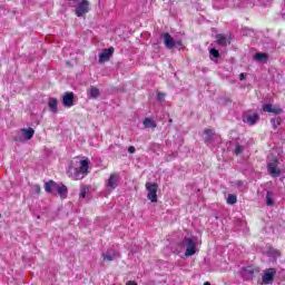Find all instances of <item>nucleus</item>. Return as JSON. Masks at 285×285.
Wrapping results in <instances>:
<instances>
[{
    "label": "nucleus",
    "instance_id": "nucleus-1",
    "mask_svg": "<svg viewBox=\"0 0 285 285\" xmlns=\"http://www.w3.org/2000/svg\"><path fill=\"white\" fill-rule=\"evenodd\" d=\"M89 166L90 161H88V159L72 160L68 169V175L75 180L83 179V177L88 175Z\"/></svg>",
    "mask_w": 285,
    "mask_h": 285
},
{
    "label": "nucleus",
    "instance_id": "nucleus-2",
    "mask_svg": "<svg viewBox=\"0 0 285 285\" xmlns=\"http://www.w3.org/2000/svg\"><path fill=\"white\" fill-rule=\"evenodd\" d=\"M180 246L186 248L185 257H193L197 253V239L193 237H186L181 240Z\"/></svg>",
    "mask_w": 285,
    "mask_h": 285
},
{
    "label": "nucleus",
    "instance_id": "nucleus-3",
    "mask_svg": "<svg viewBox=\"0 0 285 285\" xmlns=\"http://www.w3.org/2000/svg\"><path fill=\"white\" fill-rule=\"evenodd\" d=\"M147 194V199L151 200L153 204H157V190H159V185L157 183H146L145 185Z\"/></svg>",
    "mask_w": 285,
    "mask_h": 285
},
{
    "label": "nucleus",
    "instance_id": "nucleus-4",
    "mask_svg": "<svg viewBox=\"0 0 285 285\" xmlns=\"http://www.w3.org/2000/svg\"><path fill=\"white\" fill-rule=\"evenodd\" d=\"M20 132L22 136H16L13 137V140L23 142V141H30V139L35 137V129L31 127L22 128L20 129Z\"/></svg>",
    "mask_w": 285,
    "mask_h": 285
},
{
    "label": "nucleus",
    "instance_id": "nucleus-5",
    "mask_svg": "<svg viewBox=\"0 0 285 285\" xmlns=\"http://www.w3.org/2000/svg\"><path fill=\"white\" fill-rule=\"evenodd\" d=\"M120 179L121 178L119 177V174H110L109 179L106 180L107 190H109V193H112V190H115V188L119 186Z\"/></svg>",
    "mask_w": 285,
    "mask_h": 285
},
{
    "label": "nucleus",
    "instance_id": "nucleus-6",
    "mask_svg": "<svg viewBox=\"0 0 285 285\" xmlns=\"http://www.w3.org/2000/svg\"><path fill=\"white\" fill-rule=\"evenodd\" d=\"M75 12L78 17H83V14H88V12H90V2H88V0H82L80 3L77 4Z\"/></svg>",
    "mask_w": 285,
    "mask_h": 285
},
{
    "label": "nucleus",
    "instance_id": "nucleus-7",
    "mask_svg": "<svg viewBox=\"0 0 285 285\" xmlns=\"http://www.w3.org/2000/svg\"><path fill=\"white\" fill-rule=\"evenodd\" d=\"M115 55V48L110 47L108 49H104L99 56V63H106V61H110V57Z\"/></svg>",
    "mask_w": 285,
    "mask_h": 285
},
{
    "label": "nucleus",
    "instance_id": "nucleus-8",
    "mask_svg": "<svg viewBox=\"0 0 285 285\" xmlns=\"http://www.w3.org/2000/svg\"><path fill=\"white\" fill-rule=\"evenodd\" d=\"M161 37L164 38L166 48H168L169 50H171V48H175L177 43L178 46H181V42H175V39L173 38V36H170V33H163Z\"/></svg>",
    "mask_w": 285,
    "mask_h": 285
},
{
    "label": "nucleus",
    "instance_id": "nucleus-9",
    "mask_svg": "<svg viewBox=\"0 0 285 285\" xmlns=\"http://www.w3.org/2000/svg\"><path fill=\"white\" fill-rule=\"evenodd\" d=\"M62 104L66 108H72V106H75V94L66 92L62 96Z\"/></svg>",
    "mask_w": 285,
    "mask_h": 285
},
{
    "label": "nucleus",
    "instance_id": "nucleus-10",
    "mask_svg": "<svg viewBox=\"0 0 285 285\" xmlns=\"http://www.w3.org/2000/svg\"><path fill=\"white\" fill-rule=\"evenodd\" d=\"M276 274H277V271H275V268L266 269L263 275V284H271V282H273V279H275Z\"/></svg>",
    "mask_w": 285,
    "mask_h": 285
},
{
    "label": "nucleus",
    "instance_id": "nucleus-11",
    "mask_svg": "<svg viewBox=\"0 0 285 285\" xmlns=\"http://www.w3.org/2000/svg\"><path fill=\"white\" fill-rule=\"evenodd\" d=\"M267 170L272 177H279L282 171H279V168H277V160H273L268 164Z\"/></svg>",
    "mask_w": 285,
    "mask_h": 285
},
{
    "label": "nucleus",
    "instance_id": "nucleus-12",
    "mask_svg": "<svg viewBox=\"0 0 285 285\" xmlns=\"http://www.w3.org/2000/svg\"><path fill=\"white\" fill-rule=\"evenodd\" d=\"M58 188H59V184H57L55 180H49L45 183L46 193H50L51 195H55Z\"/></svg>",
    "mask_w": 285,
    "mask_h": 285
},
{
    "label": "nucleus",
    "instance_id": "nucleus-13",
    "mask_svg": "<svg viewBox=\"0 0 285 285\" xmlns=\"http://www.w3.org/2000/svg\"><path fill=\"white\" fill-rule=\"evenodd\" d=\"M119 253L118 252H114V250H108L106 254H102V259L105 262H112V259H115L116 257H119Z\"/></svg>",
    "mask_w": 285,
    "mask_h": 285
},
{
    "label": "nucleus",
    "instance_id": "nucleus-14",
    "mask_svg": "<svg viewBox=\"0 0 285 285\" xmlns=\"http://www.w3.org/2000/svg\"><path fill=\"white\" fill-rule=\"evenodd\" d=\"M216 41L218 46H228V43H230V38L224 35H217Z\"/></svg>",
    "mask_w": 285,
    "mask_h": 285
},
{
    "label": "nucleus",
    "instance_id": "nucleus-15",
    "mask_svg": "<svg viewBox=\"0 0 285 285\" xmlns=\"http://www.w3.org/2000/svg\"><path fill=\"white\" fill-rule=\"evenodd\" d=\"M56 193H58L61 199H66V197H68V187H66V185H58Z\"/></svg>",
    "mask_w": 285,
    "mask_h": 285
},
{
    "label": "nucleus",
    "instance_id": "nucleus-16",
    "mask_svg": "<svg viewBox=\"0 0 285 285\" xmlns=\"http://www.w3.org/2000/svg\"><path fill=\"white\" fill-rule=\"evenodd\" d=\"M258 120H259V115L257 114L246 117V121L247 124H250V126H255V124H257Z\"/></svg>",
    "mask_w": 285,
    "mask_h": 285
},
{
    "label": "nucleus",
    "instance_id": "nucleus-17",
    "mask_svg": "<svg viewBox=\"0 0 285 285\" xmlns=\"http://www.w3.org/2000/svg\"><path fill=\"white\" fill-rule=\"evenodd\" d=\"M142 124L145 128H157V122L153 118H145Z\"/></svg>",
    "mask_w": 285,
    "mask_h": 285
},
{
    "label": "nucleus",
    "instance_id": "nucleus-18",
    "mask_svg": "<svg viewBox=\"0 0 285 285\" xmlns=\"http://www.w3.org/2000/svg\"><path fill=\"white\" fill-rule=\"evenodd\" d=\"M57 104H58V100L56 98L49 99L48 106H49L51 112H57Z\"/></svg>",
    "mask_w": 285,
    "mask_h": 285
},
{
    "label": "nucleus",
    "instance_id": "nucleus-19",
    "mask_svg": "<svg viewBox=\"0 0 285 285\" xmlns=\"http://www.w3.org/2000/svg\"><path fill=\"white\" fill-rule=\"evenodd\" d=\"M266 59H268V53L257 52V53L254 56V60H255V61H266Z\"/></svg>",
    "mask_w": 285,
    "mask_h": 285
},
{
    "label": "nucleus",
    "instance_id": "nucleus-20",
    "mask_svg": "<svg viewBox=\"0 0 285 285\" xmlns=\"http://www.w3.org/2000/svg\"><path fill=\"white\" fill-rule=\"evenodd\" d=\"M89 97L97 99L99 97V89L97 87H91L88 91Z\"/></svg>",
    "mask_w": 285,
    "mask_h": 285
},
{
    "label": "nucleus",
    "instance_id": "nucleus-21",
    "mask_svg": "<svg viewBox=\"0 0 285 285\" xmlns=\"http://www.w3.org/2000/svg\"><path fill=\"white\" fill-rule=\"evenodd\" d=\"M90 191V188L86 185L80 188V197L81 199H86V194Z\"/></svg>",
    "mask_w": 285,
    "mask_h": 285
},
{
    "label": "nucleus",
    "instance_id": "nucleus-22",
    "mask_svg": "<svg viewBox=\"0 0 285 285\" xmlns=\"http://www.w3.org/2000/svg\"><path fill=\"white\" fill-rule=\"evenodd\" d=\"M227 204H230V205L237 204V196H236L235 194L228 195V197H227Z\"/></svg>",
    "mask_w": 285,
    "mask_h": 285
},
{
    "label": "nucleus",
    "instance_id": "nucleus-23",
    "mask_svg": "<svg viewBox=\"0 0 285 285\" xmlns=\"http://www.w3.org/2000/svg\"><path fill=\"white\" fill-rule=\"evenodd\" d=\"M274 115H282V109L277 105H272V111Z\"/></svg>",
    "mask_w": 285,
    "mask_h": 285
},
{
    "label": "nucleus",
    "instance_id": "nucleus-24",
    "mask_svg": "<svg viewBox=\"0 0 285 285\" xmlns=\"http://www.w3.org/2000/svg\"><path fill=\"white\" fill-rule=\"evenodd\" d=\"M209 52L214 59H219V51L217 49L213 48Z\"/></svg>",
    "mask_w": 285,
    "mask_h": 285
},
{
    "label": "nucleus",
    "instance_id": "nucleus-25",
    "mask_svg": "<svg viewBox=\"0 0 285 285\" xmlns=\"http://www.w3.org/2000/svg\"><path fill=\"white\" fill-rule=\"evenodd\" d=\"M263 110H264V112H272L273 105H271V104L264 105Z\"/></svg>",
    "mask_w": 285,
    "mask_h": 285
},
{
    "label": "nucleus",
    "instance_id": "nucleus-26",
    "mask_svg": "<svg viewBox=\"0 0 285 285\" xmlns=\"http://www.w3.org/2000/svg\"><path fill=\"white\" fill-rule=\"evenodd\" d=\"M242 153H244V146H240V145L236 146L235 154L242 155Z\"/></svg>",
    "mask_w": 285,
    "mask_h": 285
},
{
    "label": "nucleus",
    "instance_id": "nucleus-27",
    "mask_svg": "<svg viewBox=\"0 0 285 285\" xmlns=\"http://www.w3.org/2000/svg\"><path fill=\"white\" fill-rule=\"evenodd\" d=\"M205 135H207L208 139H210V137H213L215 132L213 131V129H205Z\"/></svg>",
    "mask_w": 285,
    "mask_h": 285
},
{
    "label": "nucleus",
    "instance_id": "nucleus-28",
    "mask_svg": "<svg viewBox=\"0 0 285 285\" xmlns=\"http://www.w3.org/2000/svg\"><path fill=\"white\" fill-rule=\"evenodd\" d=\"M267 199V206H273L275 204V202L273 200V198H271L269 195L266 196Z\"/></svg>",
    "mask_w": 285,
    "mask_h": 285
},
{
    "label": "nucleus",
    "instance_id": "nucleus-29",
    "mask_svg": "<svg viewBox=\"0 0 285 285\" xmlns=\"http://www.w3.org/2000/svg\"><path fill=\"white\" fill-rule=\"evenodd\" d=\"M136 148L134 147V146H130L129 148H128V153H130L131 155L134 154V153H136Z\"/></svg>",
    "mask_w": 285,
    "mask_h": 285
},
{
    "label": "nucleus",
    "instance_id": "nucleus-30",
    "mask_svg": "<svg viewBox=\"0 0 285 285\" xmlns=\"http://www.w3.org/2000/svg\"><path fill=\"white\" fill-rule=\"evenodd\" d=\"M126 285H137V283L135 281H129L126 283Z\"/></svg>",
    "mask_w": 285,
    "mask_h": 285
},
{
    "label": "nucleus",
    "instance_id": "nucleus-31",
    "mask_svg": "<svg viewBox=\"0 0 285 285\" xmlns=\"http://www.w3.org/2000/svg\"><path fill=\"white\" fill-rule=\"evenodd\" d=\"M239 79H240V81H244V79H246V76L244 73H240Z\"/></svg>",
    "mask_w": 285,
    "mask_h": 285
},
{
    "label": "nucleus",
    "instance_id": "nucleus-32",
    "mask_svg": "<svg viewBox=\"0 0 285 285\" xmlns=\"http://www.w3.org/2000/svg\"><path fill=\"white\" fill-rule=\"evenodd\" d=\"M35 188H36L37 193H41V187L39 185H36Z\"/></svg>",
    "mask_w": 285,
    "mask_h": 285
},
{
    "label": "nucleus",
    "instance_id": "nucleus-33",
    "mask_svg": "<svg viewBox=\"0 0 285 285\" xmlns=\"http://www.w3.org/2000/svg\"><path fill=\"white\" fill-rule=\"evenodd\" d=\"M276 255L279 257L282 254L279 253V250H276Z\"/></svg>",
    "mask_w": 285,
    "mask_h": 285
},
{
    "label": "nucleus",
    "instance_id": "nucleus-34",
    "mask_svg": "<svg viewBox=\"0 0 285 285\" xmlns=\"http://www.w3.org/2000/svg\"><path fill=\"white\" fill-rule=\"evenodd\" d=\"M204 285H210V282H205Z\"/></svg>",
    "mask_w": 285,
    "mask_h": 285
},
{
    "label": "nucleus",
    "instance_id": "nucleus-35",
    "mask_svg": "<svg viewBox=\"0 0 285 285\" xmlns=\"http://www.w3.org/2000/svg\"><path fill=\"white\" fill-rule=\"evenodd\" d=\"M0 217H1V214H0Z\"/></svg>",
    "mask_w": 285,
    "mask_h": 285
}]
</instances>
